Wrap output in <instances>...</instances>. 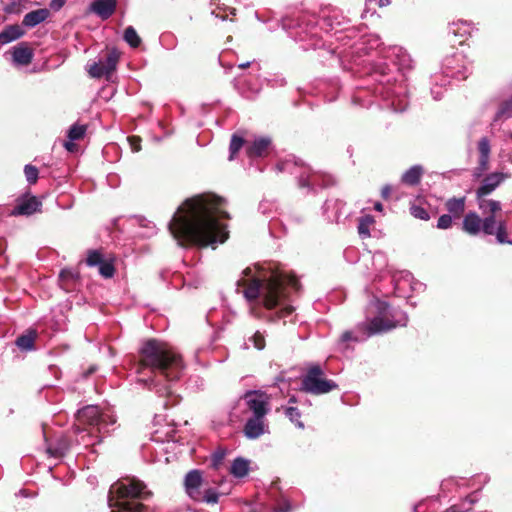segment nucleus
I'll return each instance as SVG.
<instances>
[{"instance_id":"f257e3e1","label":"nucleus","mask_w":512,"mask_h":512,"mask_svg":"<svg viewBox=\"0 0 512 512\" xmlns=\"http://www.w3.org/2000/svg\"><path fill=\"white\" fill-rule=\"evenodd\" d=\"M225 200L214 194H201L185 200L168 223L170 234L181 246L211 247L228 238L227 226L220 220L229 218L222 209Z\"/></svg>"},{"instance_id":"f03ea898","label":"nucleus","mask_w":512,"mask_h":512,"mask_svg":"<svg viewBox=\"0 0 512 512\" xmlns=\"http://www.w3.org/2000/svg\"><path fill=\"white\" fill-rule=\"evenodd\" d=\"M236 287L238 293L244 287L242 293L248 302L258 300L267 310L269 320L285 321L294 311L289 303V296L292 292L299 291L301 285L294 274L269 265L247 267L243 270L242 277L236 281Z\"/></svg>"},{"instance_id":"7ed1b4c3","label":"nucleus","mask_w":512,"mask_h":512,"mask_svg":"<svg viewBox=\"0 0 512 512\" xmlns=\"http://www.w3.org/2000/svg\"><path fill=\"white\" fill-rule=\"evenodd\" d=\"M385 57L390 58L397 68L394 70L387 63H374L369 72V77L375 82L372 93L383 101L385 108L401 113L409 105L408 86L402 72L412 68L413 60L399 46L390 47Z\"/></svg>"},{"instance_id":"20e7f679","label":"nucleus","mask_w":512,"mask_h":512,"mask_svg":"<svg viewBox=\"0 0 512 512\" xmlns=\"http://www.w3.org/2000/svg\"><path fill=\"white\" fill-rule=\"evenodd\" d=\"M407 323L408 315L405 311L391 307L385 301L373 299L366 307V321L357 324L352 330L344 331L338 345L346 349L348 342H364L374 335L405 327Z\"/></svg>"},{"instance_id":"39448f33","label":"nucleus","mask_w":512,"mask_h":512,"mask_svg":"<svg viewBox=\"0 0 512 512\" xmlns=\"http://www.w3.org/2000/svg\"><path fill=\"white\" fill-rule=\"evenodd\" d=\"M476 202L483 217L474 211L468 212L463 218V231L471 236H495L496 243L512 245L507 222L499 217L502 211L500 201L476 194Z\"/></svg>"},{"instance_id":"423d86ee","label":"nucleus","mask_w":512,"mask_h":512,"mask_svg":"<svg viewBox=\"0 0 512 512\" xmlns=\"http://www.w3.org/2000/svg\"><path fill=\"white\" fill-rule=\"evenodd\" d=\"M150 494L145 484L137 479L118 481L109 489L108 504L111 512H144L145 506L135 500H145Z\"/></svg>"},{"instance_id":"0eeeda50","label":"nucleus","mask_w":512,"mask_h":512,"mask_svg":"<svg viewBox=\"0 0 512 512\" xmlns=\"http://www.w3.org/2000/svg\"><path fill=\"white\" fill-rule=\"evenodd\" d=\"M277 172H287L295 175L300 189L306 193L316 194L320 189L329 188L336 184L335 178L327 173L316 171L302 160L290 156L276 164Z\"/></svg>"},{"instance_id":"6e6552de","label":"nucleus","mask_w":512,"mask_h":512,"mask_svg":"<svg viewBox=\"0 0 512 512\" xmlns=\"http://www.w3.org/2000/svg\"><path fill=\"white\" fill-rule=\"evenodd\" d=\"M162 393L165 391L169 401L162 403L167 408L179 402L176 390L184 375L186 365L180 353L172 346L162 342Z\"/></svg>"},{"instance_id":"1a4fd4ad","label":"nucleus","mask_w":512,"mask_h":512,"mask_svg":"<svg viewBox=\"0 0 512 512\" xmlns=\"http://www.w3.org/2000/svg\"><path fill=\"white\" fill-rule=\"evenodd\" d=\"M283 28L289 29V37L300 43V48L303 51L316 50L325 46L318 32L317 23L310 17L303 16L295 24H292V21L284 20Z\"/></svg>"},{"instance_id":"9d476101","label":"nucleus","mask_w":512,"mask_h":512,"mask_svg":"<svg viewBox=\"0 0 512 512\" xmlns=\"http://www.w3.org/2000/svg\"><path fill=\"white\" fill-rule=\"evenodd\" d=\"M140 366L141 375H144L145 369H150L154 375L160 370V343L156 339H149L143 343L140 349ZM138 383L145 389L155 390L158 394V384L153 377L141 376Z\"/></svg>"},{"instance_id":"9b49d317","label":"nucleus","mask_w":512,"mask_h":512,"mask_svg":"<svg viewBox=\"0 0 512 512\" xmlns=\"http://www.w3.org/2000/svg\"><path fill=\"white\" fill-rule=\"evenodd\" d=\"M323 374L324 371L320 365L314 364L310 366L301 380L300 391L313 395H322L337 389L338 384L333 380L322 378Z\"/></svg>"},{"instance_id":"f8f14e48","label":"nucleus","mask_w":512,"mask_h":512,"mask_svg":"<svg viewBox=\"0 0 512 512\" xmlns=\"http://www.w3.org/2000/svg\"><path fill=\"white\" fill-rule=\"evenodd\" d=\"M456 60V57H449L445 59L444 62V71L441 73H435L431 76V95L434 100L442 99L445 91V87L450 84L451 78H456L458 80L466 79L467 74L466 71L462 72L461 70L455 71L451 67V63ZM466 70V68L464 69Z\"/></svg>"},{"instance_id":"ddd939ff","label":"nucleus","mask_w":512,"mask_h":512,"mask_svg":"<svg viewBox=\"0 0 512 512\" xmlns=\"http://www.w3.org/2000/svg\"><path fill=\"white\" fill-rule=\"evenodd\" d=\"M78 425H89L95 428L97 432H107L108 425L115 423V419L100 411L97 405H87L79 409L76 413Z\"/></svg>"},{"instance_id":"4468645a","label":"nucleus","mask_w":512,"mask_h":512,"mask_svg":"<svg viewBox=\"0 0 512 512\" xmlns=\"http://www.w3.org/2000/svg\"><path fill=\"white\" fill-rule=\"evenodd\" d=\"M241 400L248 410L252 412V417H266L270 411L268 396L260 390L246 391L241 396Z\"/></svg>"},{"instance_id":"2eb2a0df","label":"nucleus","mask_w":512,"mask_h":512,"mask_svg":"<svg viewBox=\"0 0 512 512\" xmlns=\"http://www.w3.org/2000/svg\"><path fill=\"white\" fill-rule=\"evenodd\" d=\"M382 45L381 39L376 34H367L361 36L351 45V51L345 54V57H351L357 64L358 60L364 55H368L371 51L378 49Z\"/></svg>"},{"instance_id":"dca6fc26","label":"nucleus","mask_w":512,"mask_h":512,"mask_svg":"<svg viewBox=\"0 0 512 512\" xmlns=\"http://www.w3.org/2000/svg\"><path fill=\"white\" fill-rule=\"evenodd\" d=\"M265 417H249L243 427V434L249 440H255L267 432Z\"/></svg>"},{"instance_id":"f3484780","label":"nucleus","mask_w":512,"mask_h":512,"mask_svg":"<svg viewBox=\"0 0 512 512\" xmlns=\"http://www.w3.org/2000/svg\"><path fill=\"white\" fill-rule=\"evenodd\" d=\"M272 140L269 136H260L254 138V140L246 146V153L249 158L263 157L267 155Z\"/></svg>"},{"instance_id":"a211bd4d","label":"nucleus","mask_w":512,"mask_h":512,"mask_svg":"<svg viewBox=\"0 0 512 512\" xmlns=\"http://www.w3.org/2000/svg\"><path fill=\"white\" fill-rule=\"evenodd\" d=\"M505 179V174L494 172L488 174L482 181L481 185L476 189V194L480 196L490 195Z\"/></svg>"},{"instance_id":"6ab92c4d","label":"nucleus","mask_w":512,"mask_h":512,"mask_svg":"<svg viewBox=\"0 0 512 512\" xmlns=\"http://www.w3.org/2000/svg\"><path fill=\"white\" fill-rule=\"evenodd\" d=\"M202 484V473L198 469H193L189 471L184 479V485L187 494L193 498L198 499L200 493L199 488Z\"/></svg>"},{"instance_id":"aec40b11","label":"nucleus","mask_w":512,"mask_h":512,"mask_svg":"<svg viewBox=\"0 0 512 512\" xmlns=\"http://www.w3.org/2000/svg\"><path fill=\"white\" fill-rule=\"evenodd\" d=\"M345 203L340 199H327L322 206V213L328 222H338Z\"/></svg>"},{"instance_id":"412c9836","label":"nucleus","mask_w":512,"mask_h":512,"mask_svg":"<svg viewBox=\"0 0 512 512\" xmlns=\"http://www.w3.org/2000/svg\"><path fill=\"white\" fill-rule=\"evenodd\" d=\"M349 23V19L346 18L340 11L331 10L328 15L323 16V24L326 27L327 31H335V35H337L338 31L346 27V24Z\"/></svg>"},{"instance_id":"4be33fe9","label":"nucleus","mask_w":512,"mask_h":512,"mask_svg":"<svg viewBox=\"0 0 512 512\" xmlns=\"http://www.w3.org/2000/svg\"><path fill=\"white\" fill-rule=\"evenodd\" d=\"M33 56V50L26 43H20L12 49V60L16 66L30 64Z\"/></svg>"},{"instance_id":"5701e85b","label":"nucleus","mask_w":512,"mask_h":512,"mask_svg":"<svg viewBox=\"0 0 512 512\" xmlns=\"http://www.w3.org/2000/svg\"><path fill=\"white\" fill-rule=\"evenodd\" d=\"M116 0H94L89 10L99 16L101 19L106 20L115 12Z\"/></svg>"},{"instance_id":"b1692460","label":"nucleus","mask_w":512,"mask_h":512,"mask_svg":"<svg viewBox=\"0 0 512 512\" xmlns=\"http://www.w3.org/2000/svg\"><path fill=\"white\" fill-rule=\"evenodd\" d=\"M95 428L91 430H86L85 428H81L79 425H75L74 433L76 434L75 442L78 445H83L84 447H89L94 445L98 440V436L95 435Z\"/></svg>"},{"instance_id":"393cba45","label":"nucleus","mask_w":512,"mask_h":512,"mask_svg":"<svg viewBox=\"0 0 512 512\" xmlns=\"http://www.w3.org/2000/svg\"><path fill=\"white\" fill-rule=\"evenodd\" d=\"M41 207V202L36 197H30L19 202L14 210L13 214L15 215H32L36 211H38Z\"/></svg>"},{"instance_id":"a878e982","label":"nucleus","mask_w":512,"mask_h":512,"mask_svg":"<svg viewBox=\"0 0 512 512\" xmlns=\"http://www.w3.org/2000/svg\"><path fill=\"white\" fill-rule=\"evenodd\" d=\"M49 14L50 12L46 8L33 10L24 16L22 23L25 27L33 28L44 22L49 17Z\"/></svg>"},{"instance_id":"bb28decb","label":"nucleus","mask_w":512,"mask_h":512,"mask_svg":"<svg viewBox=\"0 0 512 512\" xmlns=\"http://www.w3.org/2000/svg\"><path fill=\"white\" fill-rule=\"evenodd\" d=\"M25 34V31L20 25H8L2 32H0V44L6 45L13 41L20 39Z\"/></svg>"},{"instance_id":"cd10ccee","label":"nucleus","mask_w":512,"mask_h":512,"mask_svg":"<svg viewBox=\"0 0 512 512\" xmlns=\"http://www.w3.org/2000/svg\"><path fill=\"white\" fill-rule=\"evenodd\" d=\"M250 470V460L244 457H236L230 467V473L238 479L244 478L248 475Z\"/></svg>"},{"instance_id":"c85d7f7f","label":"nucleus","mask_w":512,"mask_h":512,"mask_svg":"<svg viewBox=\"0 0 512 512\" xmlns=\"http://www.w3.org/2000/svg\"><path fill=\"white\" fill-rule=\"evenodd\" d=\"M130 222L132 225H137L143 229L141 232H139V235L142 237H150L156 233V225L143 216H132L130 218Z\"/></svg>"},{"instance_id":"c756f323","label":"nucleus","mask_w":512,"mask_h":512,"mask_svg":"<svg viewBox=\"0 0 512 512\" xmlns=\"http://www.w3.org/2000/svg\"><path fill=\"white\" fill-rule=\"evenodd\" d=\"M478 151H479V169L481 171H485L488 167V162L490 158L491 146L490 141L487 137H482L478 142Z\"/></svg>"},{"instance_id":"7c9ffc66","label":"nucleus","mask_w":512,"mask_h":512,"mask_svg":"<svg viewBox=\"0 0 512 512\" xmlns=\"http://www.w3.org/2000/svg\"><path fill=\"white\" fill-rule=\"evenodd\" d=\"M423 172L421 165H413L402 174L401 181L406 185L416 186L420 183Z\"/></svg>"},{"instance_id":"2f4dec72","label":"nucleus","mask_w":512,"mask_h":512,"mask_svg":"<svg viewBox=\"0 0 512 512\" xmlns=\"http://www.w3.org/2000/svg\"><path fill=\"white\" fill-rule=\"evenodd\" d=\"M512 118V95L501 101L493 117V123L504 122Z\"/></svg>"},{"instance_id":"473e14b6","label":"nucleus","mask_w":512,"mask_h":512,"mask_svg":"<svg viewBox=\"0 0 512 512\" xmlns=\"http://www.w3.org/2000/svg\"><path fill=\"white\" fill-rule=\"evenodd\" d=\"M472 25L467 21L458 20L449 25L448 34L454 37L465 38L471 34Z\"/></svg>"},{"instance_id":"72a5a7b5","label":"nucleus","mask_w":512,"mask_h":512,"mask_svg":"<svg viewBox=\"0 0 512 512\" xmlns=\"http://www.w3.org/2000/svg\"><path fill=\"white\" fill-rule=\"evenodd\" d=\"M119 57L120 53L116 49H112L108 52L104 60H100V63L103 65V68L109 77L115 71Z\"/></svg>"},{"instance_id":"f704fd0d","label":"nucleus","mask_w":512,"mask_h":512,"mask_svg":"<svg viewBox=\"0 0 512 512\" xmlns=\"http://www.w3.org/2000/svg\"><path fill=\"white\" fill-rule=\"evenodd\" d=\"M375 222L374 217L370 214H365L358 219V234L360 238L365 239L370 237V226Z\"/></svg>"},{"instance_id":"c9c22d12","label":"nucleus","mask_w":512,"mask_h":512,"mask_svg":"<svg viewBox=\"0 0 512 512\" xmlns=\"http://www.w3.org/2000/svg\"><path fill=\"white\" fill-rule=\"evenodd\" d=\"M446 208L448 212L454 217H458L464 212L465 209V197L461 198H450L446 202Z\"/></svg>"},{"instance_id":"e433bc0d","label":"nucleus","mask_w":512,"mask_h":512,"mask_svg":"<svg viewBox=\"0 0 512 512\" xmlns=\"http://www.w3.org/2000/svg\"><path fill=\"white\" fill-rule=\"evenodd\" d=\"M359 29L356 27L348 26L341 28L336 35L338 41L342 43V45H349L350 41L356 38L358 35Z\"/></svg>"},{"instance_id":"4c0bfd02","label":"nucleus","mask_w":512,"mask_h":512,"mask_svg":"<svg viewBox=\"0 0 512 512\" xmlns=\"http://www.w3.org/2000/svg\"><path fill=\"white\" fill-rule=\"evenodd\" d=\"M35 337L33 332L21 335L16 339V345L23 351H31L34 349Z\"/></svg>"},{"instance_id":"58836bf2","label":"nucleus","mask_w":512,"mask_h":512,"mask_svg":"<svg viewBox=\"0 0 512 512\" xmlns=\"http://www.w3.org/2000/svg\"><path fill=\"white\" fill-rule=\"evenodd\" d=\"M285 416L299 429H304L305 425L300 420L301 412L297 407L288 406L284 409Z\"/></svg>"},{"instance_id":"ea45409f","label":"nucleus","mask_w":512,"mask_h":512,"mask_svg":"<svg viewBox=\"0 0 512 512\" xmlns=\"http://www.w3.org/2000/svg\"><path fill=\"white\" fill-rule=\"evenodd\" d=\"M123 38L125 42L132 48H137L141 43L140 37L132 26H128L125 29Z\"/></svg>"},{"instance_id":"a19ab883","label":"nucleus","mask_w":512,"mask_h":512,"mask_svg":"<svg viewBox=\"0 0 512 512\" xmlns=\"http://www.w3.org/2000/svg\"><path fill=\"white\" fill-rule=\"evenodd\" d=\"M244 138L241 136H238L237 134H233L230 140L229 145V160L232 161L235 157V155L238 153V151L242 148L244 145Z\"/></svg>"},{"instance_id":"79ce46f5","label":"nucleus","mask_w":512,"mask_h":512,"mask_svg":"<svg viewBox=\"0 0 512 512\" xmlns=\"http://www.w3.org/2000/svg\"><path fill=\"white\" fill-rule=\"evenodd\" d=\"M1 3L7 14H19L23 8L20 0H1Z\"/></svg>"},{"instance_id":"37998d69","label":"nucleus","mask_w":512,"mask_h":512,"mask_svg":"<svg viewBox=\"0 0 512 512\" xmlns=\"http://www.w3.org/2000/svg\"><path fill=\"white\" fill-rule=\"evenodd\" d=\"M87 131L86 125L74 124L68 131V138L70 141H77L82 139Z\"/></svg>"},{"instance_id":"c03bdc74","label":"nucleus","mask_w":512,"mask_h":512,"mask_svg":"<svg viewBox=\"0 0 512 512\" xmlns=\"http://www.w3.org/2000/svg\"><path fill=\"white\" fill-rule=\"evenodd\" d=\"M410 214L417 219L427 221L430 219V214L424 207L416 204L410 206Z\"/></svg>"},{"instance_id":"a18cd8bd","label":"nucleus","mask_w":512,"mask_h":512,"mask_svg":"<svg viewBox=\"0 0 512 512\" xmlns=\"http://www.w3.org/2000/svg\"><path fill=\"white\" fill-rule=\"evenodd\" d=\"M99 273L104 278H112L115 273V268L112 260H104L99 266Z\"/></svg>"},{"instance_id":"49530a36","label":"nucleus","mask_w":512,"mask_h":512,"mask_svg":"<svg viewBox=\"0 0 512 512\" xmlns=\"http://www.w3.org/2000/svg\"><path fill=\"white\" fill-rule=\"evenodd\" d=\"M88 73L92 78H97V79H99L101 77L109 78L108 74L104 70L103 65L100 63V61L94 62L90 66Z\"/></svg>"},{"instance_id":"de8ad7c7","label":"nucleus","mask_w":512,"mask_h":512,"mask_svg":"<svg viewBox=\"0 0 512 512\" xmlns=\"http://www.w3.org/2000/svg\"><path fill=\"white\" fill-rule=\"evenodd\" d=\"M188 387L195 391H201L205 388L206 382L204 378L198 376V375H192L188 379Z\"/></svg>"},{"instance_id":"09e8293b","label":"nucleus","mask_w":512,"mask_h":512,"mask_svg":"<svg viewBox=\"0 0 512 512\" xmlns=\"http://www.w3.org/2000/svg\"><path fill=\"white\" fill-rule=\"evenodd\" d=\"M373 264L376 269L381 271L387 266V256L382 251H376L372 256Z\"/></svg>"},{"instance_id":"8fccbe9b","label":"nucleus","mask_w":512,"mask_h":512,"mask_svg":"<svg viewBox=\"0 0 512 512\" xmlns=\"http://www.w3.org/2000/svg\"><path fill=\"white\" fill-rule=\"evenodd\" d=\"M104 261L102 254L98 250L88 252L86 263L90 267L99 266Z\"/></svg>"},{"instance_id":"3c124183","label":"nucleus","mask_w":512,"mask_h":512,"mask_svg":"<svg viewBox=\"0 0 512 512\" xmlns=\"http://www.w3.org/2000/svg\"><path fill=\"white\" fill-rule=\"evenodd\" d=\"M24 174H25L26 180L29 184H35L37 182L38 169L35 166H33L31 164L25 165Z\"/></svg>"},{"instance_id":"603ef678","label":"nucleus","mask_w":512,"mask_h":512,"mask_svg":"<svg viewBox=\"0 0 512 512\" xmlns=\"http://www.w3.org/2000/svg\"><path fill=\"white\" fill-rule=\"evenodd\" d=\"M69 449V444H67L65 441H61L58 443L57 447L52 448L48 447L47 451L54 457L62 456L66 453V451Z\"/></svg>"},{"instance_id":"864d4df0","label":"nucleus","mask_w":512,"mask_h":512,"mask_svg":"<svg viewBox=\"0 0 512 512\" xmlns=\"http://www.w3.org/2000/svg\"><path fill=\"white\" fill-rule=\"evenodd\" d=\"M218 499L219 493L213 488L206 489L202 497V501L208 504H216Z\"/></svg>"},{"instance_id":"5fc2aeb1","label":"nucleus","mask_w":512,"mask_h":512,"mask_svg":"<svg viewBox=\"0 0 512 512\" xmlns=\"http://www.w3.org/2000/svg\"><path fill=\"white\" fill-rule=\"evenodd\" d=\"M249 341H251L254 345V347L258 350H262L265 347V337L260 331H256L250 338Z\"/></svg>"},{"instance_id":"6e6d98bb","label":"nucleus","mask_w":512,"mask_h":512,"mask_svg":"<svg viewBox=\"0 0 512 512\" xmlns=\"http://www.w3.org/2000/svg\"><path fill=\"white\" fill-rule=\"evenodd\" d=\"M239 90L243 97L247 99H252L258 94L259 87H250L245 84L242 87H240Z\"/></svg>"},{"instance_id":"4d7b16f0","label":"nucleus","mask_w":512,"mask_h":512,"mask_svg":"<svg viewBox=\"0 0 512 512\" xmlns=\"http://www.w3.org/2000/svg\"><path fill=\"white\" fill-rule=\"evenodd\" d=\"M453 222L452 215L450 214H443L439 217L437 222V228L439 229H448L451 227Z\"/></svg>"},{"instance_id":"13d9d810","label":"nucleus","mask_w":512,"mask_h":512,"mask_svg":"<svg viewBox=\"0 0 512 512\" xmlns=\"http://www.w3.org/2000/svg\"><path fill=\"white\" fill-rule=\"evenodd\" d=\"M158 425V415L157 414H154L153 415V418L151 420V428L153 429L151 432H150V442H153V443H158L159 442V438L157 436L158 434V429L156 428Z\"/></svg>"},{"instance_id":"bf43d9fd","label":"nucleus","mask_w":512,"mask_h":512,"mask_svg":"<svg viewBox=\"0 0 512 512\" xmlns=\"http://www.w3.org/2000/svg\"><path fill=\"white\" fill-rule=\"evenodd\" d=\"M225 455H226V452L223 449H218L217 451H215L213 454V457H212L213 466L218 467V465H220L222 463V461L224 460Z\"/></svg>"},{"instance_id":"052dcab7","label":"nucleus","mask_w":512,"mask_h":512,"mask_svg":"<svg viewBox=\"0 0 512 512\" xmlns=\"http://www.w3.org/2000/svg\"><path fill=\"white\" fill-rule=\"evenodd\" d=\"M143 454L145 457H150L151 461H156V455H153V452L156 451L151 443H144L142 445Z\"/></svg>"},{"instance_id":"680f3d73","label":"nucleus","mask_w":512,"mask_h":512,"mask_svg":"<svg viewBox=\"0 0 512 512\" xmlns=\"http://www.w3.org/2000/svg\"><path fill=\"white\" fill-rule=\"evenodd\" d=\"M128 140V143L130 145V148L132 150V152H138L140 151L141 149V145H140V142H141V139L137 136H130L127 138Z\"/></svg>"},{"instance_id":"e2e57ef3","label":"nucleus","mask_w":512,"mask_h":512,"mask_svg":"<svg viewBox=\"0 0 512 512\" xmlns=\"http://www.w3.org/2000/svg\"><path fill=\"white\" fill-rule=\"evenodd\" d=\"M291 504L288 500L284 499L281 504L273 509V512H290Z\"/></svg>"},{"instance_id":"0e129e2a","label":"nucleus","mask_w":512,"mask_h":512,"mask_svg":"<svg viewBox=\"0 0 512 512\" xmlns=\"http://www.w3.org/2000/svg\"><path fill=\"white\" fill-rule=\"evenodd\" d=\"M65 1L66 0H51L49 7L54 11H58L63 7V5L65 4Z\"/></svg>"},{"instance_id":"69168bd1","label":"nucleus","mask_w":512,"mask_h":512,"mask_svg":"<svg viewBox=\"0 0 512 512\" xmlns=\"http://www.w3.org/2000/svg\"><path fill=\"white\" fill-rule=\"evenodd\" d=\"M477 501H478V491L471 493L464 500V502H467L470 506L475 504Z\"/></svg>"},{"instance_id":"338daca9","label":"nucleus","mask_w":512,"mask_h":512,"mask_svg":"<svg viewBox=\"0 0 512 512\" xmlns=\"http://www.w3.org/2000/svg\"><path fill=\"white\" fill-rule=\"evenodd\" d=\"M456 481H457V480H456V478H454V477H450V478H448V479H444V480L441 482V488H442L443 490L448 489V488H449V486H450V485H452V484H454V483H456Z\"/></svg>"},{"instance_id":"774afa93","label":"nucleus","mask_w":512,"mask_h":512,"mask_svg":"<svg viewBox=\"0 0 512 512\" xmlns=\"http://www.w3.org/2000/svg\"><path fill=\"white\" fill-rule=\"evenodd\" d=\"M471 510V508H467V509H462L460 508L459 506L457 505H453L449 508H447L445 511L443 512H469Z\"/></svg>"}]
</instances>
